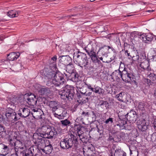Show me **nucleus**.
Instances as JSON below:
<instances>
[{"label": "nucleus", "instance_id": "nucleus-1", "mask_svg": "<svg viewBox=\"0 0 156 156\" xmlns=\"http://www.w3.org/2000/svg\"><path fill=\"white\" fill-rule=\"evenodd\" d=\"M57 134L56 130L54 127L49 125L43 126L37 130L36 133L33 134V138L38 136L43 138L51 139Z\"/></svg>", "mask_w": 156, "mask_h": 156}, {"label": "nucleus", "instance_id": "nucleus-2", "mask_svg": "<svg viewBox=\"0 0 156 156\" xmlns=\"http://www.w3.org/2000/svg\"><path fill=\"white\" fill-rule=\"evenodd\" d=\"M48 79H52V83L56 86L62 85L65 82L63 74L60 72H57L50 69L45 75Z\"/></svg>", "mask_w": 156, "mask_h": 156}, {"label": "nucleus", "instance_id": "nucleus-3", "mask_svg": "<svg viewBox=\"0 0 156 156\" xmlns=\"http://www.w3.org/2000/svg\"><path fill=\"white\" fill-rule=\"evenodd\" d=\"M78 137L73 134L69 135L64 139H62L60 142L61 147L63 149H69L73 145L76 146L78 143Z\"/></svg>", "mask_w": 156, "mask_h": 156}, {"label": "nucleus", "instance_id": "nucleus-4", "mask_svg": "<svg viewBox=\"0 0 156 156\" xmlns=\"http://www.w3.org/2000/svg\"><path fill=\"white\" fill-rule=\"evenodd\" d=\"M73 59L74 62L78 64L80 67H87L89 62L86 54L79 51L75 52L73 54Z\"/></svg>", "mask_w": 156, "mask_h": 156}, {"label": "nucleus", "instance_id": "nucleus-5", "mask_svg": "<svg viewBox=\"0 0 156 156\" xmlns=\"http://www.w3.org/2000/svg\"><path fill=\"white\" fill-rule=\"evenodd\" d=\"M74 93V87L71 86H66L63 90L59 92V94L62 99H67L69 101H71L73 99Z\"/></svg>", "mask_w": 156, "mask_h": 156}, {"label": "nucleus", "instance_id": "nucleus-6", "mask_svg": "<svg viewBox=\"0 0 156 156\" xmlns=\"http://www.w3.org/2000/svg\"><path fill=\"white\" fill-rule=\"evenodd\" d=\"M24 100L25 104L27 103L29 105L33 107L35 106L37 102V99L34 94L27 93L24 94Z\"/></svg>", "mask_w": 156, "mask_h": 156}, {"label": "nucleus", "instance_id": "nucleus-7", "mask_svg": "<svg viewBox=\"0 0 156 156\" xmlns=\"http://www.w3.org/2000/svg\"><path fill=\"white\" fill-rule=\"evenodd\" d=\"M136 34L139 38L146 43H150L153 39V35L150 34L146 35L145 34L141 32H137Z\"/></svg>", "mask_w": 156, "mask_h": 156}, {"label": "nucleus", "instance_id": "nucleus-8", "mask_svg": "<svg viewBox=\"0 0 156 156\" xmlns=\"http://www.w3.org/2000/svg\"><path fill=\"white\" fill-rule=\"evenodd\" d=\"M81 128V126L79 125H77L74 126V129L76 131L77 133L76 134L79 136L80 140L83 142L85 143L87 140V136L84 134Z\"/></svg>", "mask_w": 156, "mask_h": 156}, {"label": "nucleus", "instance_id": "nucleus-9", "mask_svg": "<svg viewBox=\"0 0 156 156\" xmlns=\"http://www.w3.org/2000/svg\"><path fill=\"white\" fill-rule=\"evenodd\" d=\"M136 123L138 128L140 130L144 132L148 129V124L145 119H141L138 120Z\"/></svg>", "mask_w": 156, "mask_h": 156}, {"label": "nucleus", "instance_id": "nucleus-10", "mask_svg": "<svg viewBox=\"0 0 156 156\" xmlns=\"http://www.w3.org/2000/svg\"><path fill=\"white\" fill-rule=\"evenodd\" d=\"M85 50L90 58L93 62L99 63L100 62V61L98 59L96 53L94 50H88L86 48H85Z\"/></svg>", "mask_w": 156, "mask_h": 156}, {"label": "nucleus", "instance_id": "nucleus-11", "mask_svg": "<svg viewBox=\"0 0 156 156\" xmlns=\"http://www.w3.org/2000/svg\"><path fill=\"white\" fill-rule=\"evenodd\" d=\"M64 74L69 79L73 82H76L78 81V80L79 76L76 70L70 73L66 74L64 73Z\"/></svg>", "mask_w": 156, "mask_h": 156}, {"label": "nucleus", "instance_id": "nucleus-12", "mask_svg": "<svg viewBox=\"0 0 156 156\" xmlns=\"http://www.w3.org/2000/svg\"><path fill=\"white\" fill-rule=\"evenodd\" d=\"M30 112L29 109L24 108L20 109L18 112V114L21 117L26 118L29 116Z\"/></svg>", "mask_w": 156, "mask_h": 156}, {"label": "nucleus", "instance_id": "nucleus-13", "mask_svg": "<svg viewBox=\"0 0 156 156\" xmlns=\"http://www.w3.org/2000/svg\"><path fill=\"white\" fill-rule=\"evenodd\" d=\"M9 148L5 145L0 144V156H5L9 153Z\"/></svg>", "mask_w": 156, "mask_h": 156}, {"label": "nucleus", "instance_id": "nucleus-14", "mask_svg": "<svg viewBox=\"0 0 156 156\" xmlns=\"http://www.w3.org/2000/svg\"><path fill=\"white\" fill-rule=\"evenodd\" d=\"M37 136H35V138H33V139L34 140L35 139V144L38 146V148L41 149V148L45 145V140L44 138H43V137H42L39 138L38 137L37 138H36Z\"/></svg>", "mask_w": 156, "mask_h": 156}, {"label": "nucleus", "instance_id": "nucleus-15", "mask_svg": "<svg viewBox=\"0 0 156 156\" xmlns=\"http://www.w3.org/2000/svg\"><path fill=\"white\" fill-rule=\"evenodd\" d=\"M43 112L41 109H34L32 110L31 114L35 119H40L42 118V115Z\"/></svg>", "mask_w": 156, "mask_h": 156}, {"label": "nucleus", "instance_id": "nucleus-16", "mask_svg": "<svg viewBox=\"0 0 156 156\" xmlns=\"http://www.w3.org/2000/svg\"><path fill=\"white\" fill-rule=\"evenodd\" d=\"M24 94L22 95H18L15 98H13L12 103L16 105L20 103L21 104H25L24 100Z\"/></svg>", "mask_w": 156, "mask_h": 156}, {"label": "nucleus", "instance_id": "nucleus-17", "mask_svg": "<svg viewBox=\"0 0 156 156\" xmlns=\"http://www.w3.org/2000/svg\"><path fill=\"white\" fill-rule=\"evenodd\" d=\"M63 109L60 106L56 109V110H55V112H52V113L55 117L59 119H62L64 117V116L63 114Z\"/></svg>", "mask_w": 156, "mask_h": 156}, {"label": "nucleus", "instance_id": "nucleus-18", "mask_svg": "<svg viewBox=\"0 0 156 156\" xmlns=\"http://www.w3.org/2000/svg\"><path fill=\"white\" fill-rule=\"evenodd\" d=\"M137 118L136 112L133 110L127 113V121L129 122H133L136 121Z\"/></svg>", "mask_w": 156, "mask_h": 156}, {"label": "nucleus", "instance_id": "nucleus-19", "mask_svg": "<svg viewBox=\"0 0 156 156\" xmlns=\"http://www.w3.org/2000/svg\"><path fill=\"white\" fill-rule=\"evenodd\" d=\"M131 50V49L129 48V51H127V56L129 59H132L134 61L138 60L139 58V56L136 55V52L133 50L130 52V51Z\"/></svg>", "mask_w": 156, "mask_h": 156}, {"label": "nucleus", "instance_id": "nucleus-20", "mask_svg": "<svg viewBox=\"0 0 156 156\" xmlns=\"http://www.w3.org/2000/svg\"><path fill=\"white\" fill-rule=\"evenodd\" d=\"M16 112L13 111L7 112L5 114V116L9 121L11 119H12L14 121H17L19 119L16 117Z\"/></svg>", "mask_w": 156, "mask_h": 156}, {"label": "nucleus", "instance_id": "nucleus-21", "mask_svg": "<svg viewBox=\"0 0 156 156\" xmlns=\"http://www.w3.org/2000/svg\"><path fill=\"white\" fill-rule=\"evenodd\" d=\"M59 60L60 62L66 65L70 63L72 61L71 58L68 55L62 56L59 57Z\"/></svg>", "mask_w": 156, "mask_h": 156}, {"label": "nucleus", "instance_id": "nucleus-22", "mask_svg": "<svg viewBox=\"0 0 156 156\" xmlns=\"http://www.w3.org/2000/svg\"><path fill=\"white\" fill-rule=\"evenodd\" d=\"M49 105L51 109L52 112H55V110L60 106L59 104L56 101H51L49 102Z\"/></svg>", "mask_w": 156, "mask_h": 156}, {"label": "nucleus", "instance_id": "nucleus-23", "mask_svg": "<svg viewBox=\"0 0 156 156\" xmlns=\"http://www.w3.org/2000/svg\"><path fill=\"white\" fill-rule=\"evenodd\" d=\"M20 55V54L19 52H12L7 55L9 61H13L16 59Z\"/></svg>", "mask_w": 156, "mask_h": 156}, {"label": "nucleus", "instance_id": "nucleus-24", "mask_svg": "<svg viewBox=\"0 0 156 156\" xmlns=\"http://www.w3.org/2000/svg\"><path fill=\"white\" fill-rule=\"evenodd\" d=\"M130 151V156H137L138 155V151L136 148L133 145H130L129 147Z\"/></svg>", "mask_w": 156, "mask_h": 156}, {"label": "nucleus", "instance_id": "nucleus-25", "mask_svg": "<svg viewBox=\"0 0 156 156\" xmlns=\"http://www.w3.org/2000/svg\"><path fill=\"white\" fill-rule=\"evenodd\" d=\"M140 66L143 69L146 70L147 71L151 70L149 62L146 60H145V61L142 62L140 64Z\"/></svg>", "mask_w": 156, "mask_h": 156}, {"label": "nucleus", "instance_id": "nucleus-26", "mask_svg": "<svg viewBox=\"0 0 156 156\" xmlns=\"http://www.w3.org/2000/svg\"><path fill=\"white\" fill-rule=\"evenodd\" d=\"M52 149V146L49 144L44 147V148H42L41 150L46 154H49L51 152Z\"/></svg>", "mask_w": 156, "mask_h": 156}, {"label": "nucleus", "instance_id": "nucleus-27", "mask_svg": "<svg viewBox=\"0 0 156 156\" xmlns=\"http://www.w3.org/2000/svg\"><path fill=\"white\" fill-rule=\"evenodd\" d=\"M150 105L147 102H140L138 103V108L140 110L144 111L145 108H148Z\"/></svg>", "mask_w": 156, "mask_h": 156}, {"label": "nucleus", "instance_id": "nucleus-28", "mask_svg": "<svg viewBox=\"0 0 156 156\" xmlns=\"http://www.w3.org/2000/svg\"><path fill=\"white\" fill-rule=\"evenodd\" d=\"M138 52L140 53L142 55L143 58L145 57L146 54L145 52V47L143 46V44L142 43H140L139 44L138 49Z\"/></svg>", "mask_w": 156, "mask_h": 156}, {"label": "nucleus", "instance_id": "nucleus-29", "mask_svg": "<svg viewBox=\"0 0 156 156\" xmlns=\"http://www.w3.org/2000/svg\"><path fill=\"white\" fill-rule=\"evenodd\" d=\"M14 148L15 151H18V149H20L23 150L24 149V147L23 146L22 142L18 140L14 143Z\"/></svg>", "mask_w": 156, "mask_h": 156}, {"label": "nucleus", "instance_id": "nucleus-30", "mask_svg": "<svg viewBox=\"0 0 156 156\" xmlns=\"http://www.w3.org/2000/svg\"><path fill=\"white\" fill-rule=\"evenodd\" d=\"M127 83H136L135 76L133 74L127 73Z\"/></svg>", "mask_w": 156, "mask_h": 156}, {"label": "nucleus", "instance_id": "nucleus-31", "mask_svg": "<svg viewBox=\"0 0 156 156\" xmlns=\"http://www.w3.org/2000/svg\"><path fill=\"white\" fill-rule=\"evenodd\" d=\"M114 156H126V154L120 149H118L115 150Z\"/></svg>", "mask_w": 156, "mask_h": 156}, {"label": "nucleus", "instance_id": "nucleus-32", "mask_svg": "<svg viewBox=\"0 0 156 156\" xmlns=\"http://www.w3.org/2000/svg\"><path fill=\"white\" fill-rule=\"evenodd\" d=\"M99 105L102 108H107L109 106L108 103L106 101L101 100L99 101Z\"/></svg>", "mask_w": 156, "mask_h": 156}, {"label": "nucleus", "instance_id": "nucleus-33", "mask_svg": "<svg viewBox=\"0 0 156 156\" xmlns=\"http://www.w3.org/2000/svg\"><path fill=\"white\" fill-rule=\"evenodd\" d=\"M105 92L104 90L98 86L95 87L94 93L99 95H103Z\"/></svg>", "mask_w": 156, "mask_h": 156}, {"label": "nucleus", "instance_id": "nucleus-34", "mask_svg": "<svg viewBox=\"0 0 156 156\" xmlns=\"http://www.w3.org/2000/svg\"><path fill=\"white\" fill-rule=\"evenodd\" d=\"M66 70L67 72V74H69L74 72L75 70L74 69L73 65L72 64L70 63L67 65Z\"/></svg>", "mask_w": 156, "mask_h": 156}, {"label": "nucleus", "instance_id": "nucleus-35", "mask_svg": "<svg viewBox=\"0 0 156 156\" xmlns=\"http://www.w3.org/2000/svg\"><path fill=\"white\" fill-rule=\"evenodd\" d=\"M83 154L85 156H94V152L90 149L88 148V150L87 151L83 150Z\"/></svg>", "mask_w": 156, "mask_h": 156}, {"label": "nucleus", "instance_id": "nucleus-36", "mask_svg": "<svg viewBox=\"0 0 156 156\" xmlns=\"http://www.w3.org/2000/svg\"><path fill=\"white\" fill-rule=\"evenodd\" d=\"M129 125H127V130L130 131V132H128L129 135L130 134L133 135L132 133L135 131V130L133 129V122H129Z\"/></svg>", "mask_w": 156, "mask_h": 156}, {"label": "nucleus", "instance_id": "nucleus-37", "mask_svg": "<svg viewBox=\"0 0 156 156\" xmlns=\"http://www.w3.org/2000/svg\"><path fill=\"white\" fill-rule=\"evenodd\" d=\"M7 15L8 16L11 18L17 17L16 12L15 10H12L8 12Z\"/></svg>", "mask_w": 156, "mask_h": 156}, {"label": "nucleus", "instance_id": "nucleus-38", "mask_svg": "<svg viewBox=\"0 0 156 156\" xmlns=\"http://www.w3.org/2000/svg\"><path fill=\"white\" fill-rule=\"evenodd\" d=\"M49 89L46 87L41 88L39 90L41 94H47L49 92Z\"/></svg>", "mask_w": 156, "mask_h": 156}, {"label": "nucleus", "instance_id": "nucleus-39", "mask_svg": "<svg viewBox=\"0 0 156 156\" xmlns=\"http://www.w3.org/2000/svg\"><path fill=\"white\" fill-rule=\"evenodd\" d=\"M2 64L1 65H2L3 67L5 68H7L10 65V63L8 60H3L2 61Z\"/></svg>", "mask_w": 156, "mask_h": 156}, {"label": "nucleus", "instance_id": "nucleus-40", "mask_svg": "<svg viewBox=\"0 0 156 156\" xmlns=\"http://www.w3.org/2000/svg\"><path fill=\"white\" fill-rule=\"evenodd\" d=\"M148 74L150 79L154 82V83H156V75L153 73H151L149 74L148 73Z\"/></svg>", "mask_w": 156, "mask_h": 156}, {"label": "nucleus", "instance_id": "nucleus-41", "mask_svg": "<svg viewBox=\"0 0 156 156\" xmlns=\"http://www.w3.org/2000/svg\"><path fill=\"white\" fill-rule=\"evenodd\" d=\"M61 122L62 124L64 126H69L71 124L70 121L68 120L67 119L61 121Z\"/></svg>", "mask_w": 156, "mask_h": 156}, {"label": "nucleus", "instance_id": "nucleus-42", "mask_svg": "<svg viewBox=\"0 0 156 156\" xmlns=\"http://www.w3.org/2000/svg\"><path fill=\"white\" fill-rule=\"evenodd\" d=\"M137 32H138L134 31L130 33L129 38L130 39V41L132 42H133V41L134 39V38L135 36L136 35H137L136 34V33Z\"/></svg>", "mask_w": 156, "mask_h": 156}, {"label": "nucleus", "instance_id": "nucleus-43", "mask_svg": "<svg viewBox=\"0 0 156 156\" xmlns=\"http://www.w3.org/2000/svg\"><path fill=\"white\" fill-rule=\"evenodd\" d=\"M118 71L119 72V74L120 76H121L122 80L123 81L126 82V81H127V78L126 74H127V72H126V73H120V71L119 70Z\"/></svg>", "mask_w": 156, "mask_h": 156}, {"label": "nucleus", "instance_id": "nucleus-44", "mask_svg": "<svg viewBox=\"0 0 156 156\" xmlns=\"http://www.w3.org/2000/svg\"><path fill=\"white\" fill-rule=\"evenodd\" d=\"M97 56L98 59L100 61V62L99 63H98V64H100V63H101V62L99 59L102 61L103 62H108V61L106 59H104V58L102 56L100 57V55H97Z\"/></svg>", "mask_w": 156, "mask_h": 156}, {"label": "nucleus", "instance_id": "nucleus-45", "mask_svg": "<svg viewBox=\"0 0 156 156\" xmlns=\"http://www.w3.org/2000/svg\"><path fill=\"white\" fill-rule=\"evenodd\" d=\"M77 102L79 104L81 105L86 103V100H85L84 97H83L82 98H80L78 99Z\"/></svg>", "mask_w": 156, "mask_h": 156}, {"label": "nucleus", "instance_id": "nucleus-46", "mask_svg": "<svg viewBox=\"0 0 156 156\" xmlns=\"http://www.w3.org/2000/svg\"><path fill=\"white\" fill-rule=\"evenodd\" d=\"M86 83H85L81 81L80 82H78L76 83V85L77 86V87H78L79 88L81 89L83 86H84V85H85Z\"/></svg>", "mask_w": 156, "mask_h": 156}, {"label": "nucleus", "instance_id": "nucleus-47", "mask_svg": "<svg viewBox=\"0 0 156 156\" xmlns=\"http://www.w3.org/2000/svg\"><path fill=\"white\" fill-rule=\"evenodd\" d=\"M82 94H83V95L85 96H89L91 95L92 94V92L88 91V90H86L85 92H81Z\"/></svg>", "mask_w": 156, "mask_h": 156}, {"label": "nucleus", "instance_id": "nucleus-48", "mask_svg": "<svg viewBox=\"0 0 156 156\" xmlns=\"http://www.w3.org/2000/svg\"><path fill=\"white\" fill-rule=\"evenodd\" d=\"M151 139L152 142L156 141V132L153 133L151 135Z\"/></svg>", "mask_w": 156, "mask_h": 156}, {"label": "nucleus", "instance_id": "nucleus-49", "mask_svg": "<svg viewBox=\"0 0 156 156\" xmlns=\"http://www.w3.org/2000/svg\"><path fill=\"white\" fill-rule=\"evenodd\" d=\"M5 131V128L2 125L0 124V135Z\"/></svg>", "mask_w": 156, "mask_h": 156}, {"label": "nucleus", "instance_id": "nucleus-50", "mask_svg": "<svg viewBox=\"0 0 156 156\" xmlns=\"http://www.w3.org/2000/svg\"><path fill=\"white\" fill-rule=\"evenodd\" d=\"M82 115L84 116H87V117L90 116V111L89 112H83Z\"/></svg>", "mask_w": 156, "mask_h": 156}, {"label": "nucleus", "instance_id": "nucleus-51", "mask_svg": "<svg viewBox=\"0 0 156 156\" xmlns=\"http://www.w3.org/2000/svg\"><path fill=\"white\" fill-rule=\"evenodd\" d=\"M92 116V118L94 120L96 119V115L95 112L93 111H90V116Z\"/></svg>", "mask_w": 156, "mask_h": 156}, {"label": "nucleus", "instance_id": "nucleus-52", "mask_svg": "<svg viewBox=\"0 0 156 156\" xmlns=\"http://www.w3.org/2000/svg\"><path fill=\"white\" fill-rule=\"evenodd\" d=\"M57 60V57L56 55L54 56L51 58V60L52 61V63L53 65H55V62Z\"/></svg>", "mask_w": 156, "mask_h": 156}, {"label": "nucleus", "instance_id": "nucleus-53", "mask_svg": "<svg viewBox=\"0 0 156 156\" xmlns=\"http://www.w3.org/2000/svg\"><path fill=\"white\" fill-rule=\"evenodd\" d=\"M109 122H111V123H112L113 122V118H109L105 121V122L106 124H108Z\"/></svg>", "mask_w": 156, "mask_h": 156}, {"label": "nucleus", "instance_id": "nucleus-54", "mask_svg": "<svg viewBox=\"0 0 156 156\" xmlns=\"http://www.w3.org/2000/svg\"><path fill=\"white\" fill-rule=\"evenodd\" d=\"M81 92H82L81 91L80 93L77 92L76 95L78 98V99L80 98H82L83 97V94H82L81 93Z\"/></svg>", "mask_w": 156, "mask_h": 156}, {"label": "nucleus", "instance_id": "nucleus-55", "mask_svg": "<svg viewBox=\"0 0 156 156\" xmlns=\"http://www.w3.org/2000/svg\"><path fill=\"white\" fill-rule=\"evenodd\" d=\"M145 82H146L148 85H150L151 84V80L150 79H145Z\"/></svg>", "mask_w": 156, "mask_h": 156}, {"label": "nucleus", "instance_id": "nucleus-56", "mask_svg": "<svg viewBox=\"0 0 156 156\" xmlns=\"http://www.w3.org/2000/svg\"><path fill=\"white\" fill-rule=\"evenodd\" d=\"M116 126H119L120 129H122L125 128V127L124 126V124H123L122 125H121L119 124H117L116 125Z\"/></svg>", "mask_w": 156, "mask_h": 156}, {"label": "nucleus", "instance_id": "nucleus-57", "mask_svg": "<svg viewBox=\"0 0 156 156\" xmlns=\"http://www.w3.org/2000/svg\"><path fill=\"white\" fill-rule=\"evenodd\" d=\"M108 55L106 53H105L104 54H102V56H101L104 59H106V58L108 56Z\"/></svg>", "mask_w": 156, "mask_h": 156}, {"label": "nucleus", "instance_id": "nucleus-58", "mask_svg": "<svg viewBox=\"0 0 156 156\" xmlns=\"http://www.w3.org/2000/svg\"><path fill=\"white\" fill-rule=\"evenodd\" d=\"M16 66L18 67V69H21L22 68V65L20 64H17Z\"/></svg>", "mask_w": 156, "mask_h": 156}, {"label": "nucleus", "instance_id": "nucleus-59", "mask_svg": "<svg viewBox=\"0 0 156 156\" xmlns=\"http://www.w3.org/2000/svg\"><path fill=\"white\" fill-rule=\"evenodd\" d=\"M5 118L2 115L0 114V121H2Z\"/></svg>", "mask_w": 156, "mask_h": 156}, {"label": "nucleus", "instance_id": "nucleus-60", "mask_svg": "<svg viewBox=\"0 0 156 156\" xmlns=\"http://www.w3.org/2000/svg\"><path fill=\"white\" fill-rule=\"evenodd\" d=\"M85 85L87 86L88 89H90L92 87L91 85L90 84H85Z\"/></svg>", "mask_w": 156, "mask_h": 156}, {"label": "nucleus", "instance_id": "nucleus-61", "mask_svg": "<svg viewBox=\"0 0 156 156\" xmlns=\"http://www.w3.org/2000/svg\"><path fill=\"white\" fill-rule=\"evenodd\" d=\"M90 90L91 91H92V92H94V91H95V87L94 88L92 87Z\"/></svg>", "mask_w": 156, "mask_h": 156}, {"label": "nucleus", "instance_id": "nucleus-62", "mask_svg": "<svg viewBox=\"0 0 156 156\" xmlns=\"http://www.w3.org/2000/svg\"><path fill=\"white\" fill-rule=\"evenodd\" d=\"M85 100H86V103L88 102L89 98L88 97L84 98Z\"/></svg>", "mask_w": 156, "mask_h": 156}, {"label": "nucleus", "instance_id": "nucleus-63", "mask_svg": "<svg viewBox=\"0 0 156 156\" xmlns=\"http://www.w3.org/2000/svg\"><path fill=\"white\" fill-rule=\"evenodd\" d=\"M139 4L141 5H146L147 4V3L140 2Z\"/></svg>", "mask_w": 156, "mask_h": 156}, {"label": "nucleus", "instance_id": "nucleus-64", "mask_svg": "<svg viewBox=\"0 0 156 156\" xmlns=\"http://www.w3.org/2000/svg\"><path fill=\"white\" fill-rule=\"evenodd\" d=\"M15 12H16V16H17L18 15H19V14L20 12L18 11H15Z\"/></svg>", "mask_w": 156, "mask_h": 156}]
</instances>
